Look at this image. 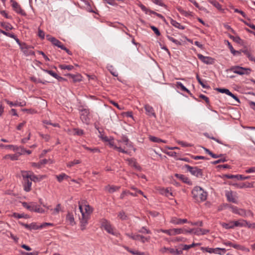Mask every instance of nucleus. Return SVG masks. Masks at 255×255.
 <instances>
[{
    "instance_id": "bb28decb",
    "label": "nucleus",
    "mask_w": 255,
    "mask_h": 255,
    "mask_svg": "<svg viewBox=\"0 0 255 255\" xmlns=\"http://www.w3.org/2000/svg\"><path fill=\"white\" fill-rule=\"evenodd\" d=\"M208 1L218 10H223L221 5L216 0H208Z\"/></svg>"
},
{
    "instance_id": "c9c22d12",
    "label": "nucleus",
    "mask_w": 255,
    "mask_h": 255,
    "mask_svg": "<svg viewBox=\"0 0 255 255\" xmlns=\"http://www.w3.org/2000/svg\"><path fill=\"white\" fill-rule=\"evenodd\" d=\"M149 139H150V141L154 142L159 143L160 142H162L164 143H166V141L165 140H163L160 138H159L157 137L152 136V135H150L149 136Z\"/></svg>"
},
{
    "instance_id": "5701e85b",
    "label": "nucleus",
    "mask_w": 255,
    "mask_h": 255,
    "mask_svg": "<svg viewBox=\"0 0 255 255\" xmlns=\"http://www.w3.org/2000/svg\"><path fill=\"white\" fill-rule=\"evenodd\" d=\"M120 188V187L119 186L107 185L105 186V190L110 193H113L114 192L119 190Z\"/></svg>"
},
{
    "instance_id": "ea45409f",
    "label": "nucleus",
    "mask_w": 255,
    "mask_h": 255,
    "mask_svg": "<svg viewBox=\"0 0 255 255\" xmlns=\"http://www.w3.org/2000/svg\"><path fill=\"white\" fill-rule=\"evenodd\" d=\"M0 25L6 30H11L13 28V26L9 23L1 22Z\"/></svg>"
},
{
    "instance_id": "4d7b16f0",
    "label": "nucleus",
    "mask_w": 255,
    "mask_h": 255,
    "mask_svg": "<svg viewBox=\"0 0 255 255\" xmlns=\"http://www.w3.org/2000/svg\"><path fill=\"white\" fill-rule=\"evenodd\" d=\"M6 36L13 38L17 44H19V40L13 33L7 32Z\"/></svg>"
},
{
    "instance_id": "a19ab883",
    "label": "nucleus",
    "mask_w": 255,
    "mask_h": 255,
    "mask_svg": "<svg viewBox=\"0 0 255 255\" xmlns=\"http://www.w3.org/2000/svg\"><path fill=\"white\" fill-rule=\"evenodd\" d=\"M59 67L62 70H68L69 71L72 70L74 68V66L71 65L61 64L59 65Z\"/></svg>"
},
{
    "instance_id": "c85d7f7f",
    "label": "nucleus",
    "mask_w": 255,
    "mask_h": 255,
    "mask_svg": "<svg viewBox=\"0 0 255 255\" xmlns=\"http://www.w3.org/2000/svg\"><path fill=\"white\" fill-rule=\"evenodd\" d=\"M67 76L70 78H71L74 82L81 81V76L80 75H72L69 74L67 75Z\"/></svg>"
},
{
    "instance_id": "bf43d9fd",
    "label": "nucleus",
    "mask_w": 255,
    "mask_h": 255,
    "mask_svg": "<svg viewBox=\"0 0 255 255\" xmlns=\"http://www.w3.org/2000/svg\"><path fill=\"white\" fill-rule=\"evenodd\" d=\"M167 38H168V39L170 41H171L173 42V43H175V44H176V45H181V43L180 41H178L177 40H176V39H174L173 37H171V36H168H168H167Z\"/></svg>"
},
{
    "instance_id": "37998d69",
    "label": "nucleus",
    "mask_w": 255,
    "mask_h": 255,
    "mask_svg": "<svg viewBox=\"0 0 255 255\" xmlns=\"http://www.w3.org/2000/svg\"><path fill=\"white\" fill-rule=\"evenodd\" d=\"M225 252L226 250L225 249L217 248L214 249V253L216 254L223 255Z\"/></svg>"
},
{
    "instance_id": "9b49d317",
    "label": "nucleus",
    "mask_w": 255,
    "mask_h": 255,
    "mask_svg": "<svg viewBox=\"0 0 255 255\" xmlns=\"http://www.w3.org/2000/svg\"><path fill=\"white\" fill-rule=\"evenodd\" d=\"M198 58L203 63L206 64H212L214 62V59L208 56H204L201 54H197Z\"/></svg>"
},
{
    "instance_id": "cd10ccee",
    "label": "nucleus",
    "mask_w": 255,
    "mask_h": 255,
    "mask_svg": "<svg viewBox=\"0 0 255 255\" xmlns=\"http://www.w3.org/2000/svg\"><path fill=\"white\" fill-rule=\"evenodd\" d=\"M32 212H35L39 213H44V210L40 207V206L37 205L36 203L33 202V207Z\"/></svg>"
},
{
    "instance_id": "20e7f679",
    "label": "nucleus",
    "mask_w": 255,
    "mask_h": 255,
    "mask_svg": "<svg viewBox=\"0 0 255 255\" xmlns=\"http://www.w3.org/2000/svg\"><path fill=\"white\" fill-rule=\"evenodd\" d=\"M21 176L22 178H29L31 181L38 182L43 179L44 176H36L31 171H22Z\"/></svg>"
},
{
    "instance_id": "39448f33",
    "label": "nucleus",
    "mask_w": 255,
    "mask_h": 255,
    "mask_svg": "<svg viewBox=\"0 0 255 255\" xmlns=\"http://www.w3.org/2000/svg\"><path fill=\"white\" fill-rule=\"evenodd\" d=\"M101 227L104 228L108 233L113 235H116L115 229L112 226L110 222L105 219H101Z\"/></svg>"
},
{
    "instance_id": "4c0bfd02",
    "label": "nucleus",
    "mask_w": 255,
    "mask_h": 255,
    "mask_svg": "<svg viewBox=\"0 0 255 255\" xmlns=\"http://www.w3.org/2000/svg\"><path fill=\"white\" fill-rule=\"evenodd\" d=\"M137 232L141 234H150L151 233L150 230L146 227H142L137 230Z\"/></svg>"
},
{
    "instance_id": "7ed1b4c3",
    "label": "nucleus",
    "mask_w": 255,
    "mask_h": 255,
    "mask_svg": "<svg viewBox=\"0 0 255 255\" xmlns=\"http://www.w3.org/2000/svg\"><path fill=\"white\" fill-rule=\"evenodd\" d=\"M227 72H232L239 75H249L252 69L249 68H245L239 66H233L226 70Z\"/></svg>"
},
{
    "instance_id": "13d9d810",
    "label": "nucleus",
    "mask_w": 255,
    "mask_h": 255,
    "mask_svg": "<svg viewBox=\"0 0 255 255\" xmlns=\"http://www.w3.org/2000/svg\"><path fill=\"white\" fill-rule=\"evenodd\" d=\"M150 239V237L149 236L145 237L141 235L140 241L142 243H145L146 242H149Z\"/></svg>"
},
{
    "instance_id": "4be33fe9",
    "label": "nucleus",
    "mask_w": 255,
    "mask_h": 255,
    "mask_svg": "<svg viewBox=\"0 0 255 255\" xmlns=\"http://www.w3.org/2000/svg\"><path fill=\"white\" fill-rule=\"evenodd\" d=\"M119 142H122L124 143V146L123 149L125 150L126 147H131V144L129 142V139L127 136H123L120 140L118 141Z\"/></svg>"
},
{
    "instance_id": "e2e57ef3",
    "label": "nucleus",
    "mask_w": 255,
    "mask_h": 255,
    "mask_svg": "<svg viewBox=\"0 0 255 255\" xmlns=\"http://www.w3.org/2000/svg\"><path fill=\"white\" fill-rule=\"evenodd\" d=\"M177 142L182 146L183 147H190L192 146L191 144L188 143L187 142H184L183 141L178 140L177 141Z\"/></svg>"
},
{
    "instance_id": "6e6552de",
    "label": "nucleus",
    "mask_w": 255,
    "mask_h": 255,
    "mask_svg": "<svg viewBox=\"0 0 255 255\" xmlns=\"http://www.w3.org/2000/svg\"><path fill=\"white\" fill-rule=\"evenodd\" d=\"M90 112L88 109H83L80 111V119L83 123L88 124L90 121Z\"/></svg>"
},
{
    "instance_id": "393cba45",
    "label": "nucleus",
    "mask_w": 255,
    "mask_h": 255,
    "mask_svg": "<svg viewBox=\"0 0 255 255\" xmlns=\"http://www.w3.org/2000/svg\"><path fill=\"white\" fill-rule=\"evenodd\" d=\"M127 160L128 161V163L129 165L135 168L136 169H138V170L140 169V166H139L138 163L136 162V161L134 159H132V158L128 159Z\"/></svg>"
},
{
    "instance_id": "412c9836",
    "label": "nucleus",
    "mask_w": 255,
    "mask_h": 255,
    "mask_svg": "<svg viewBox=\"0 0 255 255\" xmlns=\"http://www.w3.org/2000/svg\"><path fill=\"white\" fill-rule=\"evenodd\" d=\"M209 232V230L197 228V229H194V230L193 232V233L197 236H200V235H206L207 233H208Z\"/></svg>"
},
{
    "instance_id": "aec40b11",
    "label": "nucleus",
    "mask_w": 255,
    "mask_h": 255,
    "mask_svg": "<svg viewBox=\"0 0 255 255\" xmlns=\"http://www.w3.org/2000/svg\"><path fill=\"white\" fill-rule=\"evenodd\" d=\"M238 215L243 217L254 216V214L250 210L246 211L242 209H239Z\"/></svg>"
},
{
    "instance_id": "680f3d73",
    "label": "nucleus",
    "mask_w": 255,
    "mask_h": 255,
    "mask_svg": "<svg viewBox=\"0 0 255 255\" xmlns=\"http://www.w3.org/2000/svg\"><path fill=\"white\" fill-rule=\"evenodd\" d=\"M39 229V226L36 225L35 223L29 224V230H38Z\"/></svg>"
},
{
    "instance_id": "052dcab7",
    "label": "nucleus",
    "mask_w": 255,
    "mask_h": 255,
    "mask_svg": "<svg viewBox=\"0 0 255 255\" xmlns=\"http://www.w3.org/2000/svg\"><path fill=\"white\" fill-rule=\"evenodd\" d=\"M214 248H204L202 247L201 250L203 252H205L209 253H214Z\"/></svg>"
},
{
    "instance_id": "c03bdc74",
    "label": "nucleus",
    "mask_w": 255,
    "mask_h": 255,
    "mask_svg": "<svg viewBox=\"0 0 255 255\" xmlns=\"http://www.w3.org/2000/svg\"><path fill=\"white\" fill-rule=\"evenodd\" d=\"M225 252L226 250L225 249L217 248L214 249V253L216 254L223 255Z\"/></svg>"
},
{
    "instance_id": "dca6fc26",
    "label": "nucleus",
    "mask_w": 255,
    "mask_h": 255,
    "mask_svg": "<svg viewBox=\"0 0 255 255\" xmlns=\"http://www.w3.org/2000/svg\"><path fill=\"white\" fill-rule=\"evenodd\" d=\"M170 222L174 225H181L188 222L186 219H179L177 217H172L171 218Z\"/></svg>"
},
{
    "instance_id": "473e14b6",
    "label": "nucleus",
    "mask_w": 255,
    "mask_h": 255,
    "mask_svg": "<svg viewBox=\"0 0 255 255\" xmlns=\"http://www.w3.org/2000/svg\"><path fill=\"white\" fill-rule=\"evenodd\" d=\"M171 24L175 27H177L180 29H184V26L181 25L179 23L177 22L176 20H174L172 19H170Z\"/></svg>"
},
{
    "instance_id": "49530a36",
    "label": "nucleus",
    "mask_w": 255,
    "mask_h": 255,
    "mask_svg": "<svg viewBox=\"0 0 255 255\" xmlns=\"http://www.w3.org/2000/svg\"><path fill=\"white\" fill-rule=\"evenodd\" d=\"M172 236H175L177 235L182 234V231L181 228H176L171 229Z\"/></svg>"
},
{
    "instance_id": "9d476101",
    "label": "nucleus",
    "mask_w": 255,
    "mask_h": 255,
    "mask_svg": "<svg viewBox=\"0 0 255 255\" xmlns=\"http://www.w3.org/2000/svg\"><path fill=\"white\" fill-rule=\"evenodd\" d=\"M10 1L11 3V6L13 8V9L16 12L22 15H25V12L21 8L20 5L16 1L14 0H10Z\"/></svg>"
},
{
    "instance_id": "f8f14e48",
    "label": "nucleus",
    "mask_w": 255,
    "mask_h": 255,
    "mask_svg": "<svg viewBox=\"0 0 255 255\" xmlns=\"http://www.w3.org/2000/svg\"><path fill=\"white\" fill-rule=\"evenodd\" d=\"M46 38L48 40L50 41L54 45L61 48L64 45L59 40L56 39L55 37H52L50 35H47Z\"/></svg>"
},
{
    "instance_id": "603ef678",
    "label": "nucleus",
    "mask_w": 255,
    "mask_h": 255,
    "mask_svg": "<svg viewBox=\"0 0 255 255\" xmlns=\"http://www.w3.org/2000/svg\"><path fill=\"white\" fill-rule=\"evenodd\" d=\"M43 71L47 73H48L49 75L52 76V77L55 78L56 79H58L59 78H60L56 73L54 72L53 71L51 70H43Z\"/></svg>"
},
{
    "instance_id": "4468645a",
    "label": "nucleus",
    "mask_w": 255,
    "mask_h": 255,
    "mask_svg": "<svg viewBox=\"0 0 255 255\" xmlns=\"http://www.w3.org/2000/svg\"><path fill=\"white\" fill-rule=\"evenodd\" d=\"M24 190L26 192H29L31 190L32 185L31 181L29 178H23Z\"/></svg>"
},
{
    "instance_id": "864d4df0",
    "label": "nucleus",
    "mask_w": 255,
    "mask_h": 255,
    "mask_svg": "<svg viewBox=\"0 0 255 255\" xmlns=\"http://www.w3.org/2000/svg\"><path fill=\"white\" fill-rule=\"evenodd\" d=\"M61 209V205L60 204H58L57 205L55 208L54 209H51V211H52V214L55 215L59 213V211Z\"/></svg>"
},
{
    "instance_id": "f3484780",
    "label": "nucleus",
    "mask_w": 255,
    "mask_h": 255,
    "mask_svg": "<svg viewBox=\"0 0 255 255\" xmlns=\"http://www.w3.org/2000/svg\"><path fill=\"white\" fill-rule=\"evenodd\" d=\"M18 44L19 45L21 50L23 52V53L25 55H28L34 54V52L32 51H29L28 53L27 52V50L29 48V47L25 43H21L19 41V44Z\"/></svg>"
},
{
    "instance_id": "2eb2a0df",
    "label": "nucleus",
    "mask_w": 255,
    "mask_h": 255,
    "mask_svg": "<svg viewBox=\"0 0 255 255\" xmlns=\"http://www.w3.org/2000/svg\"><path fill=\"white\" fill-rule=\"evenodd\" d=\"M225 176L228 179H232V178H236L237 180H246L249 179L250 178V176H245L242 175H231V174H226Z\"/></svg>"
},
{
    "instance_id": "3c124183",
    "label": "nucleus",
    "mask_w": 255,
    "mask_h": 255,
    "mask_svg": "<svg viewBox=\"0 0 255 255\" xmlns=\"http://www.w3.org/2000/svg\"><path fill=\"white\" fill-rule=\"evenodd\" d=\"M18 155L17 154H7L4 156L5 158H10L12 160H17L18 159Z\"/></svg>"
},
{
    "instance_id": "2f4dec72",
    "label": "nucleus",
    "mask_w": 255,
    "mask_h": 255,
    "mask_svg": "<svg viewBox=\"0 0 255 255\" xmlns=\"http://www.w3.org/2000/svg\"><path fill=\"white\" fill-rule=\"evenodd\" d=\"M161 193L165 195L167 197H169L170 196H173V194L171 192V190L169 188H162L160 191Z\"/></svg>"
},
{
    "instance_id": "de8ad7c7",
    "label": "nucleus",
    "mask_w": 255,
    "mask_h": 255,
    "mask_svg": "<svg viewBox=\"0 0 255 255\" xmlns=\"http://www.w3.org/2000/svg\"><path fill=\"white\" fill-rule=\"evenodd\" d=\"M81 162V161L78 159H75L72 161H70L67 164V166L68 167H71L74 165L79 164Z\"/></svg>"
},
{
    "instance_id": "6ab92c4d",
    "label": "nucleus",
    "mask_w": 255,
    "mask_h": 255,
    "mask_svg": "<svg viewBox=\"0 0 255 255\" xmlns=\"http://www.w3.org/2000/svg\"><path fill=\"white\" fill-rule=\"evenodd\" d=\"M144 109L146 111V114L148 116H153L154 117H156L155 114L154 112V110L153 108L149 105H145L144 106Z\"/></svg>"
},
{
    "instance_id": "f704fd0d",
    "label": "nucleus",
    "mask_w": 255,
    "mask_h": 255,
    "mask_svg": "<svg viewBox=\"0 0 255 255\" xmlns=\"http://www.w3.org/2000/svg\"><path fill=\"white\" fill-rule=\"evenodd\" d=\"M221 225L223 228L226 229L234 228L233 221H230L228 223H223L221 224Z\"/></svg>"
},
{
    "instance_id": "6e6d98bb",
    "label": "nucleus",
    "mask_w": 255,
    "mask_h": 255,
    "mask_svg": "<svg viewBox=\"0 0 255 255\" xmlns=\"http://www.w3.org/2000/svg\"><path fill=\"white\" fill-rule=\"evenodd\" d=\"M182 250H178L177 249H170V253L175 255H180L182 254Z\"/></svg>"
},
{
    "instance_id": "e433bc0d",
    "label": "nucleus",
    "mask_w": 255,
    "mask_h": 255,
    "mask_svg": "<svg viewBox=\"0 0 255 255\" xmlns=\"http://www.w3.org/2000/svg\"><path fill=\"white\" fill-rule=\"evenodd\" d=\"M56 177L59 182H61L64 179H67L69 176L65 173H62L60 175H56Z\"/></svg>"
},
{
    "instance_id": "79ce46f5",
    "label": "nucleus",
    "mask_w": 255,
    "mask_h": 255,
    "mask_svg": "<svg viewBox=\"0 0 255 255\" xmlns=\"http://www.w3.org/2000/svg\"><path fill=\"white\" fill-rule=\"evenodd\" d=\"M176 87L178 88H180L183 91L186 92L188 93H190V91L188 90L181 82H176Z\"/></svg>"
},
{
    "instance_id": "f03ea898",
    "label": "nucleus",
    "mask_w": 255,
    "mask_h": 255,
    "mask_svg": "<svg viewBox=\"0 0 255 255\" xmlns=\"http://www.w3.org/2000/svg\"><path fill=\"white\" fill-rule=\"evenodd\" d=\"M92 212L93 209L89 205H84V213H83V217L80 218L81 223L80 227L82 230L86 229V226L88 224V221Z\"/></svg>"
},
{
    "instance_id": "a211bd4d",
    "label": "nucleus",
    "mask_w": 255,
    "mask_h": 255,
    "mask_svg": "<svg viewBox=\"0 0 255 255\" xmlns=\"http://www.w3.org/2000/svg\"><path fill=\"white\" fill-rule=\"evenodd\" d=\"M254 182L250 183V182H245V183H241L240 184H234V186L237 188L242 189L246 188H253L254 187Z\"/></svg>"
},
{
    "instance_id": "09e8293b",
    "label": "nucleus",
    "mask_w": 255,
    "mask_h": 255,
    "mask_svg": "<svg viewBox=\"0 0 255 255\" xmlns=\"http://www.w3.org/2000/svg\"><path fill=\"white\" fill-rule=\"evenodd\" d=\"M66 220L70 222L71 224H73L74 222V218L73 215L70 213H68L66 216Z\"/></svg>"
},
{
    "instance_id": "0e129e2a",
    "label": "nucleus",
    "mask_w": 255,
    "mask_h": 255,
    "mask_svg": "<svg viewBox=\"0 0 255 255\" xmlns=\"http://www.w3.org/2000/svg\"><path fill=\"white\" fill-rule=\"evenodd\" d=\"M151 1L157 5H159L161 6H166L162 0H151Z\"/></svg>"
},
{
    "instance_id": "338daca9",
    "label": "nucleus",
    "mask_w": 255,
    "mask_h": 255,
    "mask_svg": "<svg viewBox=\"0 0 255 255\" xmlns=\"http://www.w3.org/2000/svg\"><path fill=\"white\" fill-rule=\"evenodd\" d=\"M0 13H1V14L2 16H4L6 18H8V19H11L12 18V17L10 15H9L7 14V13L6 12V11H5V10H1L0 11Z\"/></svg>"
},
{
    "instance_id": "a18cd8bd",
    "label": "nucleus",
    "mask_w": 255,
    "mask_h": 255,
    "mask_svg": "<svg viewBox=\"0 0 255 255\" xmlns=\"http://www.w3.org/2000/svg\"><path fill=\"white\" fill-rule=\"evenodd\" d=\"M200 245V243H193L191 245H182L183 248L182 249L183 250H188L191 248L197 246H199Z\"/></svg>"
},
{
    "instance_id": "1a4fd4ad",
    "label": "nucleus",
    "mask_w": 255,
    "mask_h": 255,
    "mask_svg": "<svg viewBox=\"0 0 255 255\" xmlns=\"http://www.w3.org/2000/svg\"><path fill=\"white\" fill-rule=\"evenodd\" d=\"M224 244L227 246L233 247L237 250H241V251H245V252H250V250L248 248H246L245 246L240 245L239 244H235V243H232L230 241H227L226 242H225Z\"/></svg>"
},
{
    "instance_id": "a878e982",
    "label": "nucleus",
    "mask_w": 255,
    "mask_h": 255,
    "mask_svg": "<svg viewBox=\"0 0 255 255\" xmlns=\"http://www.w3.org/2000/svg\"><path fill=\"white\" fill-rule=\"evenodd\" d=\"M126 235L133 240L140 241L141 235L126 233Z\"/></svg>"
},
{
    "instance_id": "72a5a7b5",
    "label": "nucleus",
    "mask_w": 255,
    "mask_h": 255,
    "mask_svg": "<svg viewBox=\"0 0 255 255\" xmlns=\"http://www.w3.org/2000/svg\"><path fill=\"white\" fill-rule=\"evenodd\" d=\"M22 206L26 208L27 210H28L30 211H32V209L33 207V202H30L29 203H27L26 202H22Z\"/></svg>"
},
{
    "instance_id": "8fccbe9b",
    "label": "nucleus",
    "mask_w": 255,
    "mask_h": 255,
    "mask_svg": "<svg viewBox=\"0 0 255 255\" xmlns=\"http://www.w3.org/2000/svg\"><path fill=\"white\" fill-rule=\"evenodd\" d=\"M130 188L132 190L135 191V193H136V194L137 193H138V194H139L140 195H142L144 198H147L146 196L145 195H144V194H143V192L142 191H141L140 190L138 189L137 188H136L134 186H131L130 187Z\"/></svg>"
},
{
    "instance_id": "b1692460",
    "label": "nucleus",
    "mask_w": 255,
    "mask_h": 255,
    "mask_svg": "<svg viewBox=\"0 0 255 255\" xmlns=\"http://www.w3.org/2000/svg\"><path fill=\"white\" fill-rule=\"evenodd\" d=\"M234 227H246L247 221L244 220L233 221Z\"/></svg>"
},
{
    "instance_id": "5fc2aeb1",
    "label": "nucleus",
    "mask_w": 255,
    "mask_h": 255,
    "mask_svg": "<svg viewBox=\"0 0 255 255\" xmlns=\"http://www.w3.org/2000/svg\"><path fill=\"white\" fill-rule=\"evenodd\" d=\"M118 217L122 220H126L127 219V216L123 211H121L119 213Z\"/></svg>"
},
{
    "instance_id": "ddd939ff",
    "label": "nucleus",
    "mask_w": 255,
    "mask_h": 255,
    "mask_svg": "<svg viewBox=\"0 0 255 255\" xmlns=\"http://www.w3.org/2000/svg\"><path fill=\"white\" fill-rule=\"evenodd\" d=\"M216 90L218 92L221 93H225L231 97H232L234 99H235L236 101L239 102V98L234 95L233 93H232L228 89H224V88H216Z\"/></svg>"
},
{
    "instance_id": "0eeeda50",
    "label": "nucleus",
    "mask_w": 255,
    "mask_h": 255,
    "mask_svg": "<svg viewBox=\"0 0 255 255\" xmlns=\"http://www.w3.org/2000/svg\"><path fill=\"white\" fill-rule=\"evenodd\" d=\"M225 196L228 201L235 204L238 203V197L236 192H234L232 191H226Z\"/></svg>"
},
{
    "instance_id": "c756f323",
    "label": "nucleus",
    "mask_w": 255,
    "mask_h": 255,
    "mask_svg": "<svg viewBox=\"0 0 255 255\" xmlns=\"http://www.w3.org/2000/svg\"><path fill=\"white\" fill-rule=\"evenodd\" d=\"M84 133V130L81 129L77 128H74L72 130V134L74 135H78V136H81L83 135Z\"/></svg>"
},
{
    "instance_id": "7c9ffc66",
    "label": "nucleus",
    "mask_w": 255,
    "mask_h": 255,
    "mask_svg": "<svg viewBox=\"0 0 255 255\" xmlns=\"http://www.w3.org/2000/svg\"><path fill=\"white\" fill-rule=\"evenodd\" d=\"M128 195H130L132 196H137V195L136 193H132L130 192V191H128V190H124L122 192V193L121 194L120 198L123 199L125 198V196Z\"/></svg>"
},
{
    "instance_id": "58836bf2",
    "label": "nucleus",
    "mask_w": 255,
    "mask_h": 255,
    "mask_svg": "<svg viewBox=\"0 0 255 255\" xmlns=\"http://www.w3.org/2000/svg\"><path fill=\"white\" fill-rule=\"evenodd\" d=\"M109 144L111 147H113L114 149H117L119 151L123 152V153H127V151L126 150H125L124 149H123V148H122L121 146H118L116 145H114L113 141H110L109 142Z\"/></svg>"
},
{
    "instance_id": "423d86ee",
    "label": "nucleus",
    "mask_w": 255,
    "mask_h": 255,
    "mask_svg": "<svg viewBox=\"0 0 255 255\" xmlns=\"http://www.w3.org/2000/svg\"><path fill=\"white\" fill-rule=\"evenodd\" d=\"M185 167L192 175L196 176L197 177H202L203 173L202 169H199L197 167H192L187 164L185 165Z\"/></svg>"
},
{
    "instance_id": "774afa93",
    "label": "nucleus",
    "mask_w": 255,
    "mask_h": 255,
    "mask_svg": "<svg viewBox=\"0 0 255 255\" xmlns=\"http://www.w3.org/2000/svg\"><path fill=\"white\" fill-rule=\"evenodd\" d=\"M230 208H231L232 211L235 214H238L239 208L237 207L234 206L232 205L230 206Z\"/></svg>"
},
{
    "instance_id": "69168bd1",
    "label": "nucleus",
    "mask_w": 255,
    "mask_h": 255,
    "mask_svg": "<svg viewBox=\"0 0 255 255\" xmlns=\"http://www.w3.org/2000/svg\"><path fill=\"white\" fill-rule=\"evenodd\" d=\"M38 36L42 39H44V37H45L44 32L43 30H42L41 29H40V28H38Z\"/></svg>"
},
{
    "instance_id": "f257e3e1",
    "label": "nucleus",
    "mask_w": 255,
    "mask_h": 255,
    "mask_svg": "<svg viewBox=\"0 0 255 255\" xmlns=\"http://www.w3.org/2000/svg\"><path fill=\"white\" fill-rule=\"evenodd\" d=\"M193 199L197 202L205 201L207 197V193L199 186L195 187L192 191Z\"/></svg>"
}]
</instances>
